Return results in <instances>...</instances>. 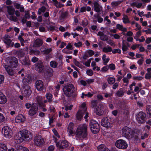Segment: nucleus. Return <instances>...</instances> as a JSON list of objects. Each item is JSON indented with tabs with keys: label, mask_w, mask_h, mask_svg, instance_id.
<instances>
[{
	"label": "nucleus",
	"mask_w": 151,
	"mask_h": 151,
	"mask_svg": "<svg viewBox=\"0 0 151 151\" xmlns=\"http://www.w3.org/2000/svg\"><path fill=\"white\" fill-rule=\"evenodd\" d=\"M42 44V42L40 39H37L34 42L33 47H38L40 46Z\"/></svg>",
	"instance_id": "nucleus-24"
},
{
	"label": "nucleus",
	"mask_w": 151,
	"mask_h": 151,
	"mask_svg": "<svg viewBox=\"0 0 151 151\" xmlns=\"http://www.w3.org/2000/svg\"><path fill=\"white\" fill-rule=\"evenodd\" d=\"M83 29V28L81 27L80 26H78L76 27V28L74 29L73 30L74 31H75L76 30H77L79 31H82Z\"/></svg>",
	"instance_id": "nucleus-59"
},
{
	"label": "nucleus",
	"mask_w": 151,
	"mask_h": 151,
	"mask_svg": "<svg viewBox=\"0 0 151 151\" xmlns=\"http://www.w3.org/2000/svg\"><path fill=\"white\" fill-rule=\"evenodd\" d=\"M112 48L110 46L107 45L103 48L102 51L105 52H112Z\"/></svg>",
	"instance_id": "nucleus-33"
},
{
	"label": "nucleus",
	"mask_w": 151,
	"mask_h": 151,
	"mask_svg": "<svg viewBox=\"0 0 151 151\" xmlns=\"http://www.w3.org/2000/svg\"><path fill=\"white\" fill-rule=\"evenodd\" d=\"M102 59L104 61L103 63L104 65H106L108 63L109 58H106V55H103L102 56Z\"/></svg>",
	"instance_id": "nucleus-37"
},
{
	"label": "nucleus",
	"mask_w": 151,
	"mask_h": 151,
	"mask_svg": "<svg viewBox=\"0 0 151 151\" xmlns=\"http://www.w3.org/2000/svg\"><path fill=\"white\" fill-rule=\"evenodd\" d=\"M25 117L22 114L18 115L15 119V122L17 123L23 122L25 121Z\"/></svg>",
	"instance_id": "nucleus-22"
},
{
	"label": "nucleus",
	"mask_w": 151,
	"mask_h": 151,
	"mask_svg": "<svg viewBox=\"0 0 151 151\" xmlns=\"http://www.w3.org/2000/svg\"><path fill=\"white\" fill-rule=\"evenodd\" d=\"M64 6V4H62L60 2H58L57 4L55 5V6L58 8H61Z\"/></svg>",
	"instance_id": "nucleus-62"
},
{
	"label": "nucleus",
	"mask_w": 151,
	"mask_h": 151,
	"mask_svg": "<svg viewBox=\"0 0 151 151\" xmlns=\"http://www.w3.org/2000/svg\"><path fill=\"white\" fill-rule=\"evenodd\" d=\"M116 28L119 29L121 31L124 32H126L127 29L126 28L124 27L122 25L117 24L116 25Z\"/></svg>",
	"instance_id": "nucleus-35"
},
{
	"label": "nucleus",
	"mask_w": 151,
	"mask_h": 151,
	"mask_svg": "<svg viewBox=\"0 0 151 151\" xmlns=\"http://www.w3.org/2000/svg\"><path fill=\"white\" fill-rule=\"evenodd\" d=\"M36 88L38 91H42L43 87V82L41 80H38L36 83Z\"/></svg>",
	"instance_id": "nucleus-21"
},
{
	"label": "nucleus",
	"mask_w": 151,
	"mask_h": 151,
	"mask_svg": "<svg viewBox=\"0 0 151 151\" xmlns=\"http://www.w3.org/2000/svg\"><path fill=\"white\" fill-rule=\"evenodd\" d=\"M94 111L96 114L101 116L103 114L104 112V106L102 104H99L96 106L94 109Z\"/></svg>",
	"instance_id": "nucleus-14"
},
{
	"label": "nucleus",
	"mask_w": 151,
	"mask_h": 151,
	"mask_svg": "<svg viewBox=\"0 0 151 151\" xmlns=\"http://www.w3.org/2000/svg\"><path fill=\"white\" fill-rule=\"evenodd\" d=\"M113 53H120L121 52V50H120L119 49H114L112 51Z\"/></svg>",
	"instance_id": "nucleus-54"
},
{
	"label": "nucleus",
	"mask_w": 151,
	"mask_h": 151,
	"mask_svg": "<svg viewBox=\"0 0 151 151\" xmlns=\"http://www.w3.org/2000/svg\"><path fill=\"white\" fill-rule=\"evenodd\" d=\"M15 140L14 142L17 144L22 142L23 140L28 141L31 138L32 136L26 130H22L19 132L18 135L14 137Z\"/></svg>",
	"instance_id": "nucleus-2"
},
{
	"label": "nucleus",
	"mask_w": 151,
	"mask_h": 151,
	"mask_svg": "<svg viewBox=\"0 0 151 151\" xmlns=\"http://www.w3.org/2000/svg\"><path fill=\"white\" fill-rule=\"evenodd\" d=\"M64 94L67 96H69L72 95L75 91L74 87L72 84H69L63 88Z\"/></svg>",
	"instance_id": "nucleus-4"
},
{
	"label": "nucleus",
	"mask_w": 151,
	"mask_h": 151,
	"mask_svg": "<svg viewBox=\"0 0 151 151\" xmlns=\"http://www.w3.org/2000/svg\"><path fill=\"white\" fill-rule=\"evenodd\" d=\"M50 65L51 67L53 68H55L57 67L58 64L55 61H52L50 62Z\"/></svg>",
	"instance_id": "nucleus-42"
},
{
	"label": "nucleus",
	"mask_w": 151,
	"mask_h": 151,
	"mask_svg": "<svg viewBox=\"0 0 151 151\" xmlns=\"http://www.w3.org/2000/svg\"><path fill=\"white\" fill-rule=\"evenodd\" d=\"M56 146L60 148L68 147L69 145L68 142L66 140H60L56 143Z\"/></svg>",
	"instance_id": "nucleus-15"
},
{
	"label": "nucleus",
	"mask_w": 151,
	"mask_h": 151,
	"mask_svg": "<svg viewBox=\"0 0 151 151\" xmlns=\"http://www.w3.org/2000/svg\"><path fill=\"white\" fill-rule=\"evenodd\" d=\"M115 145L118 148L122 149H126L128 146L126 142L122 139L118 140L115 142Z\"/></svg>",
	"instance_id": "nucleus-8"
},
{
	"label": "nucleus",
	"mask_w": 151,
	"mask_h": 151,
	"mask_svg": "<svg viewBox=\"0 0 151 151\" xmlns=\"http://www.w3.org/2000/svg\"><path fill=\"white\" fill-rule=\"evenodd\" d=\"M88 24V21L86 20H84L81 23V25L83 27L86 26Z\"/></svg>",
	"instance_id": "nucleus-55"
},
{
	"label": "nucleus",
	"mask_w": 151,
	"mask_h": 151,
	"mask_svg": "<svg viewBox=\"0 0 151 151\" xmlns=\"http://www.w3.org/2000/svg\"><path fill=\"white\" fill-rule=\"evenodd\" d=\"M45 7L44 6H42L41 8L39 9L38 11V14H39L40 15L42 13L44 12L45 10Z\"/></svg>",
	"instance_id": "nucleus-44"
},
{
	"label": "nucleus",
	"mask_w": 151,
	"mask_h": 151,
	"mask_svg": "<svg viewBox=\"0 0 151 151\" xmlns=\"http://www.w3.org/2000/svg\"><path fill=\"white\" fill-rule=\"evenodd\" d=\"M7 147L6 145L3 144H0V151H6Z\"/></svg>",
	"instance_id": "nucleus-38"
},
{
	"label": "nucleus",
	"mask_w": 151,
	"mask_h": 151,
	"mask_svg": "<svg viewBox=\"0 0 151 151\" xmlns=\"http://www.w3.org/2000/svg\"><path fill=\"white\" fill-rule=\"evenodd\" d=\"M107 81L108 83L110 84H113L115 81V79L114 77H109Z\"/></svg>",
	"instance_id": "nucleus-36"
},
{
	"label": "nucleus",
	"mask_w": 151,
	"mask_h": 151,
	"mask_svg": "<svg viewBox=\"0 0 151 151\" xmlns=\"http://www.w3.org/2000/svg\"><path fill=\"white\" fill-rule=\"evenodd\" d=\"M86 73L89 76H91L93 74V71L91 69H88L86 70Z\"/></svg>",
	"instance_id": "nucleus-52"
},
{
	"label": "nucleus",
	"mask_w": 151,
	"mask_h": 151,
	"mask_svg": "<svg viewBox=\"0 0 151 151\" xmlns=\"http://www.w3.org/2000/svg\"><path fill=\"white\" fill-rule=\"evenodd\" d=\"M145 78L146 79H149L151 78V73H147L146 74Z\"/></svg>",
	"instance_id": "nucleus-57"
},
{
	"label": "nucleus",
	"mask_w": 151,
	"mask_h": 151,
	"mask_svg": "<svg viewBox=\"0 0 151 151\" xmlns=\"http://www.w3.org/2000/svg\"><path fill=\"white\" fill-rule=\"evenodd\" d=\"M32 80L31 76L29 75H27L26 76H25V78L23 79V81L24 83L26 84V83H29Z\"/></svg>",
	"instance_id": "nucleus-34"
},
{
	"label": "nucleus",
	"mask_w": 151,
	"mask_h": 151,
	"mask_svg": "<svg viewBox=\"0 0 151 151\" xmlns=\"http://www.w3.org/2000/svg\"><path fill=\"white\" fill-rule=\"evenodd\" d=\"M35 69L39 73L42 72L44 70V67L42 64H38L36 65Z\"/></svg>",
	"instance_id": "nucleus-27"
},
{
	"label": "nucleus",
	"mask_w": 151,
	"mask_h": 151,
	"mask_svg": "<svg viewBox=\"0 0 151 151\" xmlns=\"http://www.w3.org/2000/svg\"><path fill=\"white\" fill-rule=\"evenodd\" d=\"M97 35L100 37V39L102 40L106 41L108 40L107 36L104 34L103 32H98Z\"/></svg>",
	"instance_id": "nucleus-29"
},
{
	"label": "nucleus",
	"mask_w": 151,
	"mask_h": 151,
	"mask_svg": "<svg viewBox=\"0 0 151 151\" xmlns=\"http://www.w3.org/2000/svg\"><path fill=\"white\" fill-rule=\"evenodd\" d=\"M94 10L96 12H99L102 10V6L98 1H95L93 3Z\"/></svg>",
	"instance_id": "nucleus-18"
},
{
	"label": "nucleus",
	"mask_w": 151,
	"mask_h": 151,
	"mask_svg": "<svg viewBox=\"0 0 151 151\" xmlns=\"http://www.w3.org/2000/svg\"><path fill=\"white\" fill-rule=\"evenodd\" d=\"M10 37L8 35H5L3 37L4 42L8 45H9L11 42Z\"/></svg>",
	"instance_id": "nucleus-26"
},
{
	"label": "nucleus",
	"mask_w": 151,
	"mask_h": 151,
	"mask_svg": "<svg viewBox=\"0 0 151 151\" xmlns=\"http://www.w3.org/2000/svg\"><path fill=\"white\" fill-rule=\"evenodd\" d=\"M87 52L89 54V56H91L94 54V52L91 50H88L87 51Z\"/></svg>",
	"instance_id": "nucleus-58"
},
{
	"label": "nucleus",
	"mask_w": 151,
	"mask_h": 151,
	"mask_svg": "<svg viewBox=\"0 0 151 151\" xmlns=\"http://www.w3.org/2000/svg\"><path fill=\"white\" fill-rule=\"evenodd\" d=\"M86 103L85 102L81 104L80 109L76 114V117L78 120H81L83 118V114L86 112Z\"/></svg>",
	"instance_id": "nucleus-3"
},
{
	"label": "nucleus",
	"mask_w": 151,
	"mask_h": 151,
	"mask_svg": "<svg viewBox=\"0 0 151 151\" xmlns=\"http://www.w3.org/2000/svg\"><path fill=\"white\" fill-rule=\"evenodd\" d=\"M101 124L102 126L107 128L110 127L112 124L110 122V120L107 117L104 118L102 119Z\"/></svg>",
	"instance_id": "nucleus-13"
},
{
	"label": "nucleus",
	"mask_w": 151,
	"mask_h": 151,
	"mask_svg": "<svg viewBox=\"0 0 151 151\" xmlns=\"http://www.w3.org/2000/svg\"><path fill=\"white\" fill-rule=\"evenodd\" d=\"M136 118L139 123H143L145 121V114L142 112H140L136 115Z\"/></svg>",
	"instance_id": "nucleus-11"
},
{
	"label": "nucleus",
	"mask_w": 151,
	"mask_h": 151,
	"mask_svg": "<svg viewBox=\"0 0 151 151\" xmlns=\"http://www.w3.org/2000/svg\"><path fill=\"white\" fill-rule=\"evenodd\" d=\"M34 142L36 145L41 147L44 143L45 141L43 138L40 135H38L35 137Z\"/></svg>",
	"instance_id": "nucleus-9"
},
{
	"label": "nucleus",
	"mask_w": 151,
	"mask_h": 151,
	"mask_svg": "<svg viewBox=\"0 0 151 151\" xmlns=\"http://www.w3.org/2000/svg\"><path fill=\"white\" fill-rule=\"evenodd\" d=\"M60 88V86L59 84H57L56 86L55 87H54L52 90H51V88L50 90L51 92H53L54 93L55 96H56L59 92Z\"/></svg>",
	"instance_id": "nucleus-25"
},
{
	"label": "nucleus",
	"mask_w": 151,
	"mask_h": 151,
	"mask_svg": "<svg viewBox=\"0 0 151 151\" xmlns=\"http://www.w3.org/2000/svg\"><path fill=\"white\" fill-rule=\"evenodd\" d=\"M109 69L108 65H106L103 67L101 69V71L103 72H105Z\"/></svg>",
	"instance_id": "nucleus-51"
},
{
	"label": "nucleus",
	"mask_w": 151,
	"mask_h": 151,
	"mask_svg": "<svg viewBox=\"0 0 151 151\" xmlns=\"http://www.w3.org/2000/svg\"><path fill=\"white\" fill-rule=\"evenodd\" d=\"M8 8V12L9 14L8 15L9 16L13 15L14 13L15 10L14 7L12 6H8L7 7Z\"/></svg>",
	"instance_id": "nucleus-32"
},
{
	"label": "nucleus",
	"mask_w": 151,
	"mask_h": 151,
	"mask_svg": "<svg viewBox=\"0 0 151 151\" xmlns=\"http://www.w3.org/2000/svg\"><path fill=\"white\" fill-rule=\"evenodd\" d=\"M146 110L149 114V117L151 118V105H147L146 106Z\"/></svg>",
	"instance_id": "nucleus-39"
},
{
	"label": "nucleus",
	"mask_w": 151,
	"mask_h": 151,
	"mask_svg": "<svg viewBox=\"0 0 151 151\" xmlns=\"http://www.w3.org/2000/svg\"><path fill=\"white\" fill-rule=\"evenodd\" d=\"M5 137L7 138H10L13 135V132L10 128L6 126L4 127L2 129Z\"/></svg>",
	"instance_id": "nucleus-7"
},
{
	"label": "nucleus",
	"mask_w": 151,
	"mask_h": 151,
	"mask_svg": "<svg viewBox=\"0 0 151 151\" xmlns=\"http://www.w3.org/2000/svg\"><path fill=\"white\" fill-rule=\"evenodd\" d=\"M87 125L83 124L78 126L75 132L74 135L76 138L83 139L87 135Z\"/></svg>",
	"instance_id": "nucleus-1"
},
{
	"label": "nucleus",
	"mask_w": 151,
	"mask_h": 151,
	"mask_svg": "<svg viewBox=\"0 0 151 151\" xmlns=\"http://www.w3.org/2000/svg\"><path fill=\"white\" fill-rule=\"evenodd\" d=\"M74 45L77 47H80L82 46V43L81 42L75 43Z\"/></svg>",
	"instance_id": "nucleus-49"
},
{
	"label": "nucleus",
	"mask_w": 151,
	"mask_h": 151,
	"mask_svg": "<svg viewBox=\"0 0 151 151\" xmlns=\"http://www.w3.org/2000/svg\"><path fill=\"white\" fill-rule=\"evenodd\" d=\"M123 82L125 83V86H127L129 83V79L126 77H124L122 79Z\"/></svg>",
	"instance_id": "nucleus-48"
},
{
	"label": "nucleus",
	"mask_w": 151,
	"mask_h": 151,
	"mask_svg": "<svg viewBox=\"0 0 151 151\" xmlns=\"http://www.w3.org/2000/svg\"><path fill=\"white\" fill-rule=\"evenodd\" d=\"M96 104H97L96 101L93 100L91 102V106L93 108H94L95 107H96Z\"/></svg>",
	"instance_id": "nucleus-56"
},
{
	"label": "nucleus",
	"mask_w": 151,
	"mask_h": 151,
	"mask_svg": "<svg viewBox=\"0 0 151 151\" xmlns=\"http://www.w3.org/2000/svg\"><path fill=\"white\" fill-rule=\"evenodd\" d=\"M4 68L6 69L7 73L10 75H13L14 74V71L12 70L11 68L8 65H5Z\"/></svg>",
	"instance_id": "nucleus-30"
},
{
	"label": "nucleus",
	"mask_w": 151,
	"mask_h": 151,
	"mask_svg": "<svg viewBox=\"0 0 151 151\" xmlns=\"http://www.w3.org/2000/svg\"><path fill=\"white\" fill-rule=\"evenodd\" d=\"M73 105H72L66 106L65 107V110L66 111L70 110L72 109Z\"/></svg>",
	"instance_id": "nucleus-64"
},
{
	"label": "nucleus",
	"mask_w": 151,
	"mask_h": 151,
	"mask_svg": "<svg viewBox=\"0 0 151 151\" xmlns=\"http://www.w3.org/2000/svg\"><path fill=\"white\" fill-rule=\"evenodd\" d=\"M122 20L123 22L124 23H128L129 22V21L128 17L126 15H124L122 18Z\"/></svg>",
	"instance_id": "nucleus-40"
},
{
	"label": "nucleus",
	"mask_w": 151,
	"mask_h": 151,
	"mask_svg": "<svg viewBox=\"0 0 151 151\" xmlns=\"http://www.w3.org/2000/svg\"><path fill=\"white\" fill-rule=\"evenodd\" d=\"M90 126L91 130L93 133L96 134L99 131V125L96 121L92 120Z\"/></svg>",
	"instance_id": "nucleus-6"
},
{
	"label": "nucleus",
	"mask_w": 151,
	"mask_h": 151,
	"mask_svg": "<svg viewBox=\"0 0 151 151\" xmlns=\"http://www.w3.org/2000/svg\"><path fill=\"white\" fill-rule=\"evenodd\" d=\"M37 111V107L36 106V104L34 103L32 104L31 109L29 111V115L32 116L35 114Z\"/></svg>",
	"instance_id": "nucleus-17"
},
{
	"label": "nucleus",
	"mask_w": 151,
	"mask_h": 151,
	"mask_svg": "<svg viewBox=\"0 0 151 151\" xmlns=\"http://www.w3.org/2000/svg\"><path fill=\"white\" fill-rule=\"evenodd\" d=\"M122 134L124 137L130 138L133 137L134 133L131 130L130 128L127 127H125L122 129Z\"/></svg>",
	"instance_id": "nucleus-5"
},
{
	"label": "nucleus",
	"mask_w": 151,
	"mask_h": 151,
	"mask_svg": "<svg viewBox=\"0 0 151 151\" xmlns=\"http://www.w3.org/2000/svg\"><path fill=\"white\" fill-rule=\"evenodd\" d=\"M16 149L15 150L14 148L9 149L8 151H29L28 149L24 147L20 146L19 144H17L15 146Z\"/></svg>",
	"instance_id": "nucleus-16"
},
{
	"label": "nucleus",
	"mask_w": 151,
	"mask_h": 151,
	"mask_svg": "<svg viewBox=\"0 0 151 151\" xmlns=\"http://www.w3.org/2000/svg\"><path fill=\"white\" fill-rule=\"evenodd\" d=\"M46 98L48 99L50 101H51V99L52 97V94L49 93H47L45 95Z\"/></svg>",
	"instance_id": "nucleus-45"
},
{
	"label": "nucleus",
	"mask_w": 151,
	"mask_h": 151,
	"mask_svg": "<svg viewBox=\"0 0 151 151\" xmlns=\"http://www.w3.org/2000/svg\"><path fill=\"white\" fill-rule=\"evenodd\" d=\"M150 128V126L148 125H146L144 128H142V131L143 130V131H145V132H148V130H149Z\"/></svg>",
	"instance_id": "nucleus-53"
},
{
	"label": "nucleus",
	"mask_w": 151,
	"mask_h": 151,
	"mask_svg": "<svg viewBox=\"0 0 151 151\" xmlns=\"http://www.w3.org/2000/svg\"><path fill=\"white\" fill-rule=\"evenodd\" d=\"M66 48L68 50H72L73 49V45L70 43H69L66 46Z\"/></svg>",
	"instance_id": "nucleus-61"
},
{
	"label": "nucleus",
	"mask_w": 151,
	"mask_h": 151,
	"mask_svg": "<svg viewBox=\"0 0 151 151\" xmlns=\"http://www.w3.org/2000/svg\"><path fill=\"white\" fill-rule=\"evenodd\" d=\"M122 49L123 52L126 51L127 49V46L124 44V41H123V45L122 47Z\"/></svg>",
	"instance_id": "nucleus-60"
},
{
	"label": "nucleus",
	"mask_w": 151,
	"mask_h": 151,
	"mask_svg": "<svg viewBox=\"0 0 151 151\" xmlns=\"http://www.w3.org/2000/svg\"><path fill=\"white\" fill-rule=\"evenodd\" d=\"M73 62L74 63L76 66L80 68H82V66L81 65L79 62L77 61L76 60L74 59V60Z\"/></svg>",
	"instance_id": "nucleus-46"
},
{
	"label": "nucleus",
	"mask_w": 151,
	"mask_h": 151,
	"mask_svg": "<svg viewBox=\"0 0 151 151\" xmlns=\"http://www.w3.org/2000/svg\"><path fill=\"white\" fill-rule=\"evenodd\" d=\"M21 92L26 96L30 95L31 94V91L29 86L24 85L22 87Z\"/></svg>",
	"instance_id": "nucleus-12"
},
{
	"label": "nucleus",
	"mask_w": 151,
	"mask_h": 151,
	"mask_svg": "<svg viewBox=\"0 0 151 151\" xmlns=\"http://www.w3.org/2000/svg\"><path fill=\"white\" fill-rule=\"evenodd\" d=\"M97 148L99 151H110V150L103 144H101L99 145L98 147Z\"/></svg>",
	"instance_id": "nucleus-28"
},
{
	"label": "nucleus",
	"mask_w": 151,
	"mask_h": 151,
	"mask_svg": "<svg viewBox=\"0 0 151 151\" xmlns=\"http://www.w3.org/2000/svg\"><path fill=\"white\" fill-rule=\"evenodd\" d=\"M6 101L5 96L2 93L0 92V104H4L6 102Z\"/></svg>",
	"instance_id": "nucleus-31"
},
{
	"label": "nucleus",
	"mask_w": 151,
	"mask_h": 151,
	"mask_svg": "<svg viewBox=\"0 0 151 151\" xmlns=\"http://www.w3.org/2000/svg\"><path fill=\"white\" fill-rule=\"evenodd\" d=\"M36 100L39 105L42 107V111L44 112L46 111L47 109L44 108L45 105L42 101V98L38 96L36 98Z\"/></svg>",
	"instance_id": "nucleus-19"
},
{
	"label": "nucleus",
	"mask_w": 151,
	"mask_h": 151,
	"mask_svg": "<svg viewBox=\"0 0 151 151\" xmlns=\"http://www.w3.org/2000/svg\"><path fill=\"white\" fill-rule=\"evenodd\" d=\"M130 4L131 6H135L138 8H140L142 5V3H138L135 1L134 0H132L130 2Z\"/></svg>",
	"instance_id": "nucleus-23"
},
{
	"label": "nucleus",
	"mask_w": 151,
	"mask_h": 151,
	"mask_svg": "<svg viewBox=\"0 0 151 151\" xmlns=\"http://www.w3.org/2000/svg\"><path fill=\"white\" fill-rule=\"evenodd\" d=\"M7 17L9 19L14 22H16L18 20V19L16 17L12 16V15L10 16L7 15Z\"/></svg>",
	"instance_id": "nucleus-43"
},
{
	"label": "nucleus",
	"mask_w": 151,
	"mask_h": 151,
	"mask_svg": "<svg viewBox=\"0 0 151 151\" xmlns=\"http://www.w3.org/2000/svg\"><path fill=\"white\" fill-rule=\"evenodd\" d=\"M74 124L72 122H70L68 126L67 132L69 137L73 136L74 135L75 131L74 130Z\"/></svg>",
	"instance_id": "nucleus-10"
},
{
	"label": "nucleus",
	"mask_w": 151,
	"mask_h": 151,
	"mask_svg": "<svg viewBox=\"0 0 151 151\" xmlns=\"http://www.w3.org/2000/svg\"><path fill=\"white\" fill-rule=\"evenodd\" d=\"M52 50V49L51 48H48L44 50L43 51V52L45 54H48L51 52Z\"/></svg>",
	"instance_id": "nucleus-47"
},
{
	"label": "nucleus",
	"mask_w": 151,
	"mask_h": 151,
	"mask_svg": "<svg viewBox=\"0 0 151 151\" xmlns=\"http://www.w3.org/2000/svg\"><path fill=\"white\" fill-rule=\"evenodd\" d=\"M91 62L89 61L88 60H87V61L84 62L83 63V64L85 66L87 67H89L90 66V63Z\"/></svg>",
	"instance_id": "nucleus-63"
},
{
	"label": "nucleus",
	"mask_w": 151,
	"mask_h": 151,
	"mask_svg": "<svg viewBox=\"0 0 151 151\" xmlns=\"http://www.w3.org/2000/svg\"><path fill=\"white\" fill-rule=\"evenodd\" d=\"M109 68H110L111 70H114L115 69V66L113 64H111L108 65Z\"/></svg>",
	"instance_id": "nucleus-50"
},
{
	"label": "nucleus",
	"mask_w": 151,
	"mask_h": 151,
	"mask_svg": "<svg viewBox=\"0 0 151 151\" xmlns=\"http://www.w3.org/2000/svg\"><path fill=\"white\" fill-rule=\"evenodd\" d=\"M9 63L10 66L14 67L17 66L18 65L17 59L14 57H12L10 60Z\"/></svg>",
	"instance_id": "nucleus-20"
},
{
	"label": "nucleus",
	"mask_w": 151,
	"mask_h": 151,
	"mask_svg": "<svg viewBox=\"0 0 151 151\" xmlns=\"http://www.w3.org/2000/svg\"><path fill=\"white\" fill-rule=\"evenodd\" d=\"M40 52L38 50H30V55L35 54L36 55H39Z\"/></svg>",
	"instance_id": "nucleus-41"
}]
</instances>
